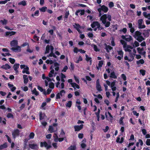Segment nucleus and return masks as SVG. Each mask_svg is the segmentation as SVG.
<instances>
[{"mask_svg": "<svg viewBox=\"0 0 150 150\" xmlns=\"http://www.w3.org/2000/svg\"><path fill=\"white\" fill-rule=\"evenodd\" d=\"M150 29L143 30L142 33L137 30L136 31L133 36L139 42H141L145 40V38L148 37L149 35Z\"/></svg>", "mask_w": 150, "mask_h": 150, "instance_id": "obj_1", "label": "nucleus"}, {"mask_svg": "<svg viewBox=\"0 0 150 150\" xmlns=\"http://www.w3.org/2000/svg\"><path fill=\"white\" fill-rule=\"evenodd\" d=\"M100 8L98 9V11L99 13L101 12L102 11L104 13H107L108 10V8L107 6H105L104 5H103L101 6V5H100Z\"/></svg>", "mask_w": 150, "mask_h": 150, "instance_id": "obj_2", "label": "nucleus"}, {"mask_svg": "<svg viewBox=\"0 0 150 150\" xmlns=\"http://www.w3.org/2000/svg\"><path fill=\"white\" fill-rule=\"evenodd\" d=\"M20 132V131L18 129H16L12 132L13 137L14 139H15L16 137L19 136Z\"/></svg>", "mask_w": 150, "mask_h": 150, "instance_id": "obj_3", "label": "nucleus"}, {"mask_svg": "<svg viewBox=\"0 0 150 150\" xmlns=\"http://www.w3.org/2000/svg\"><path fill=\"white\" fill-rule=\"evenodd\" d=\"M117 52L118 55L120 56H118L117 57V55L115 56V57L117 58L119 60H120L122 58L123 56V52L121 50H120L117 51Z\"/></svg>", "mask_w": 150, "mask_h": 150, "instance_id": "obj_4", "label": "nucleus"}, {"mask_svg": "<svg viewBox=\"0 0 150 150\" xmlns=\"http://www.w3.org/2000/svg\"><path fill=\"white\" fill-rule=\"evenodd\" d=\"M40 146L42 147L44 146L47 149H48L51 147V146L50 145H48L47 142L45 141L43 142H40Z\"/></svg>", "mask_w": 150, "mask_h": 150, "instance_id": "obj_5", "label": "nucleus"}, {"mask_svg": "<svg viewBox=\"0 0 150 150\" xmlns=\"http://www.w3.org/2000/svg\"><path fill=\"white\" fill-rule=\"evenodd\" d=\"M73 26L74 28H75L79 34H81L82 32L80 30V29L81 28V26L78 23H75L74 25H73Z\"/></svg>", "mask_w": 150, "mask_h": 150, "instance_id": "obj_6", "label": "nucleus"}, {"mask_svg": "<svg viewBox=\"0 0 150 150\" xmlns=\"http://www.w3.org/2000/svg\"><path fill=\"white\" fill-rule=\"evenodd\" d=\"M121 38L125 40L127 42L130 41L132 39V37L130 35L126 36L122 35L121 36Z\"/></svg>", "mask_w": 150, "mask_h": 150, "instance_id": "obj_7", "label": "nucleus"}, {"mask_svg": "<svg viewBox=\"0 0 150 150\" xmlns=\"http://www.w3.org/2000/svg\"><path fill=\"white\" fill-rule=\"evenodd\" d=\"M96 88L97 90L99 91H102L101 86L100 84L99 79H98L96 81Z\"/></svg>", "mask_w": 150, "mask_h": 150, "instance_id": "obj_8", "label": "nucleus"}, {"mask_svg": "<svg viewBox=\"0 0 150 150\" xmlns=\"http://www.w3.org/2000/svg\"><path fill=\"white\" fill-rule=\"evenodd\" d=\"M137 50L138 53L139 54L142 55H145L146 54V52L145 51L142 52L144 50V49L143 47H142V48H140V47H138L137 48Z\"/></svg>", "mask_w": 150, "mask_h": 150, "instance_id": "obj_9", "label": "nucleus"}, {"mask_svg": "<svg viewBox=\"0 0 150 150\" xmlns=\"http://www.w3.org/2000/svg\"><path fill=\"white\" fill-rule=\"evenodd\" d=\"M83 124H81L80 125H75L74 127L75 131H80L83 128Z\"/></svg>", "mask_w": 150, "mask_h": 150, "instance_id": "obj_10", "label": "nucleus"}, {"mask_svg": "<svg viewBox=\"0 0 150 150\" xmlns=\"http://www.w3.org/2000/svg\"><path fill=\"white\" fill-rule=\"evenodd\" d=\"M116 82V80H115L113 82H112L111 83H110V82L108 80L106 81V82L107 85H108L109 86H110V87H112L115 86Z\"/></svg>", "mask_w": 150, "mask_h": 150, "instance_id": "obj_11", "label": "nucleus"}, {"mask_svg": "<svg viewBox=\"0 0 150 150\" xmlns=\"http://www.w3.org/2000/svg\"><path fill=\"white\" fill-rule=\"evenodd\" d=\"M107 18V16L106 14H104L100 18L103 23H105V21H106Z\"/></svg>", "mask_w": 150, "mask_h": 150, "instance_id": "obj_12", "label": "nucleus"}, {"mask_svg": "<svg viewBox=\"0 0 150 150\" xmlns=\"http://www.w3.org/2000/svg\"><path fill=\"white\" fill-rule=\"evenodd\" d=\"M16 47H12L11 48V50L15 52L18 51V52H20L21 51V47L17 45L15 46Z\"/></svg>", "mask_w": 150, "mask_h": 150, "instance_id": "obj_13", "label": "nucleus"}, {"mask_svg": "<svg viewBox=\"0 0 150 150\" xmlns=\"http://www.w3.org/2000/svg\"><path fill=\"white\" fill-rule=\"evenodd\" d=\"M108 76L110 78L114 79H116L117 77V76L116 75V73L114 71H112L110 75H108Z\"/></svg>", "mask_w": 150, "mask_h": 150, "instance_id": "obj_14", "label": "nucleus"}, {"mask_svg": "<svg viewBox=\"0 0 150 150\" xmlns=\"http://www.w3.org/2000/svg\"><path fill=\"white\" fill-rule=\"evenodd\" d=\"M104 45L105 46V49L108 53H109L110 50L113 49V48L110 45H107L106 43H105Z\"/></svg>", "mask_w": 150, "mask_h": 150, "instance_id": "obj_15", "label": "nucleus"}, {"mask_svg": "<svg viewBox=\"0 0 150 150\" xmlns=\"http://www.w3.org/2000/svg\"><path fill=\"white\" fill-rule=\"evenodd\" d=\"M18 45V41L16 40H13L10 42V45L11 47H15Z\"/></svg>", "mask_w": 150, "mask_h": 150, "instance_id": "obj_16", "label": "nucleus"}, {"mask_svg": "<svg viewBox=\"0 0 150 150\" xmlns=\"http://www.w3.org/2000/svg\"><path fill=\"white\" fill-rule=\"evenodd\" d=\"M29 146L30 148L33 149H35L38 148L37 144H29Z\"/></svg>", "mask_w": 150, "mask_h": 150, "instance_id": "obj_17", "label": "nucleus"}, {"mask_svg": "<svg viewBox=\"0 0 150 150\" xmlns=\"http://www.w3.org/2000/svg\"><path fill=\"white\" fill-rule=\"evenodd\" d=\"M1 68L6 70H7L10 69L11 67L8 64H6L5 65H3L1 66Z\"/></svg>", "mask_w": 150, "mask_h": 150, "instance_id": "obj_18", "label": "nucleus"}, {"mask_svg": "<svg viewBox=\"0 0 150 150\" xmlns=\"http://www.w3.org/2000/svg\"><path fill=\"white\" fill-rule=\"evenodd\" d=\"M8 147L7 143L5 142L4 144L0 145V150L6 148Z\"/></svg>", "mask_w": 150, "mask_h": 150, "instance_id": "obj_19", "label": "nucleus"}, {"mask_svg": "<svg viewBox=\"0 0 150 150\" xmlns=\"http://www.w3.org/2000/svg\"><path fill=\"white\" fill-rule=\"evenodd\" d=\"M86 57V60L87 62H89L90 63V64L91 65L92 62V58L91 57H89L88 56V55L87 54L85 55Z\"/></svg>", "mask_w": 150, "mask_h": 150, "instance_id": "obj_20", "label": "nucleus"}, {"mask_svg": "<svg viewBox=\"0 0 150 150\" xmlns=\"http://www.w3.org/2000/svg\"><path fill=\"white\" fill-rule=\"evenodd\" d=\"M23 79L24 80V83L25 84L27 83L28 81V78L27 77V75H23Z\"/></svg>", "mask_w": 150, "mask_h": 150, "instance_id": "obj_21", "label": "nucleus"}, {"mask_svg": "<svg viewBox=\"0 0 150 150\" xmlns=\"http://www.w3.org/2000/svg\"><path fill=\"white\" fill-rule=\"evenodd\" d=\"M19 64H15L13 65V68L14 70L16 71V73H18V71L17 70V69L19 67Z\"/></svg>", "mask_w": 150, "mask_h": 150, "instance_id": "obj_22", "label": "nucleus"}, {"mask_svg": "<svg viewBox=\"0 0 150 150\" xmlns=\"http://www.w3.org/2000/svg\"><path fill=\"white\" fill-rule=\"evenodd\" d=\"M46 116L45 114V113L42 114V112H40L39 113V119L40 120L43 119L44 117Z\"/></svg>", "mask_w": 150, "mask_h": 150, "instance_id": "obj_23", "label": "nucleus"}, {"mask_svg": "<svg viewBox=\"0 0 150 150\" xmlns=\"http://www.w3.org/2000/svg\"><path fill=\"white\" fill-rule=\"evenodd\" d=\"M76 149L75 145L70 146L68 148V150H76Z\"/></svg>", "mask_w": 150, "mask_h": 150, "instance_id": "obj_24", "label": "nucleus"}, {"mask_svg": "<svg viewBox=\"0 0 150 150\" xmlns=\"http://www.w3.org/2000/svg\"><path fill=\"white\" fill-rule=\"evenodd\" d=\"M18 5H22L23 6H25L27 5L26 1L25 0H23L20 2L18 3Z\"/></svg>", "mask_w": 150, "mask_h": 150, "instance_id": "obj_25", "label": "nucleus"}, {"mask_svg": "<svg viewBox=\"0 0 150 150\" xmlns=\"http://www.w3.org/2000/svg\"><path fill=\"white\" fill-rule=\"evenodd\" d=\"M32 92L33 94H35V95L36 96H37L39 95V92L38 91H37L36 88H35L33 89V90L32 91Z\"/></svg>", "mask_w": 150, "mask_h": 150, "instance_id": "obj_26", "label": "nucleus"}, {"mask_svg": "<svg viewBox=\"0 0 150 150\" xmlns=\"http://www.w3.org/2000/svg\"><path fill=\"white\" fill-rule=\"evenodd\" d=\"M144 63V61L143 59H140L136 61V63L137 65H139L140 64H143Z\"/></svg>", "mask_w": 150, "mask_h": 150, "instance_id": "obj_27", "label": "nucleus"}, {"mask_svg": "<svg viewBox=\"0 0 150 150\" xmlns=\"http://www.w3.org/2000/svg\"><path fill=\"white\" fill-rule=\"evenodd\" d=\"M65 133L64 132V130L63 129H62L59 137H63L65 135Z\"/></svg>", "mask_w": 150, "mask_h": 150, "instance_id": "obj_28", "label": "nucleus"}, {"mask_svg": "<svg viewBox=\"0 0 150 150\" xmlns=\"http://www.w3.org/2000/svg\"><path fill=\"white\" fill-rule=\"evenodd\" d=\"M50 46L49 45H47L46 47L45 51V54L48 53L50 52Z\"/></svg>", "mask_w": 150, "mask_h": 150, "instance_id": "obj_29", "label": "nucleus"}, {"mask_svg": "<svg viewBox=\"0 0 150 150\" xmlns=\"http://www.w3.org/2000/svg\"><path fill=\"white\" fill-rule=\"evenodd\" d=\"M39 10L36 11L35 12L34 14H32L31 15V16L32 17H34V16H38L39 15Z\"/></svg>", "mask_w": 150, "mask_h": 150, "instance_id": "obj_30", "label": "nucleus"}, {"mask_svg": "<svg viewBox=\"0 0 150 150\" xmlns=\"http://www.w3.org/2000/svg\"><path fill=\"white\" fill-rule=\"evenodd\" d=\"M48 130L51 133L54 132L55 131H54V128L52 126H50L48 129Z\"/></svg>", "mask_w": 150, "mask_h": 150, "instance_id": "obj_31", "label": "nucleus"}, {"mask_svg": "<svg viewBox=\"0 0 150 150\" xmlns=\"http://www.w3.org/2000/svg\"><path fill=\"white\" fill-rule=\"evenodd\" d=\"M103 24L105 25V26L107 28L110 26V21L107 22L106 21H105V23Z\"/></svg>", "mask_w": 150, "mask_h": 150, "instance_id": "obj_32", "label": "nucleus"}, {"mask_svg": "<svg viewBox=\"0 0 150 150\" xmlns=\"http://www.w3.org/2000/svg\"><path fill=\"white\" fill-rule=\"evenodd\" d=\"M53 137L54 138V141L55 142H57V139L58 138L57 134L56 133H54L53 135Z\"/></svg>", "mask_w": 150, "mask_h": 150, "instance_id": "obj_33", "label": "nucleus"}, {"mask_svg": "<svg viewBox=\"0 0 150 150\" xmlns=\"http://www.w3.org/2000/svg\"><path fill=\"white\" fill-rule=\"evenodd\" d=\"M72 105V101H69L68 103L66 104V106L67 107L70 108Z\"/></svg>", "mask_w": 150, "mask_h": 150, "instance_id": "obj_34", "label": "nucleus"}, {"mask_svg": "<svg viewBox=\"0 0 150 150\" xmlns=\"http://www.w3.org/2000/svg\"><path fill=\"white\" fill-rule=\"evenodd\" d=\"M49 87L51 89H53L54 88V84L52 82H51L49 84Z\"/></svg>", "mask_w": 150, "mask_h": 150, "instance_id": "obj_35", "label": "nucleus"}, {"mask_svg": "<svg viewBox=\"0 0 150 150\" xmlns=\"http://www.w3.org/2000/svg\"><path fill=\"white\" fill-rule=\"evenodd\" d=\"M25 69V73L26 74H30V72L28 71L29 70V67L27 66H26V67L24 69Z\"/></svg>", "mask_w": 150, "mask_h": 150, "instance_id": "obj_36", "label": "nucleus"}, {"mask_svg": "<svg viewBox=\"0 0 150 150\" xmlns=\"http://www.w3.org/2000/svg\"><path fill=\"white\" fill-rule=\"evenodd\" d=\"M140 73L143 76L145 75L146 71L144 69H140L139 71Z\"/></svg>", "mask_w": 150, "mask_h": 150, "instance_id": "obj_37", "label": "nucleus"}, {"mask_svg": "<svg viewBox=\"0 0 150 150\" xmlns=\"http://www.w3.org/2000/svg\"><path fill=\"white\" fill-rule=\"evenodd\" d=\"M7 117L8 118H13V115L11 113H8L7 115Z\"/></svg>", "mask_w": 150, "mask_h": 150, "instance_id": "obj_38", "label": "nucleus"}, {"mask_svg": "<svg viewBox=\"0 0 150 150\" xmlns=\"http://www.w3.org/2000/svg\"><path fill=\"white\" fill-rule=\"evenodd\" d=\"M47 9V7H43L39 9L42 12H45Z\"/></svg>", "mask_w": 150, "mask_h": 150, "instance_id": "obj_39", "label": "nucleus"}, {"mask_svg": "<svg viewBox=\"0 0 150 150\" xmlns=\"http://www.w3.org/2000/svg\"><path fill=\"white\" fill-rule=\"evenodd\" d=\"M66 137H60L59 138H58V139H57V142L59 141V142H61L63 141L65 138H66Z\"/></svg>", "mask_w": 150, "mask_h": 150, "instance_id": "obj_40", "label": "nucleus"}, {"mask_svg": "<svg viewBox=\"0 0 150 150\" xmlns=\"http://www.w3.org/2000/svg\"><path fill=\"white\" fill-rule=\"evenodd\" d=\"M0 21L3 25H6L7 23V20L5 19H4L3 20H1Z\"/></svg>", "mask_w": 150, "mask_h": 150, "instance_id": "obj_41", "label": "nucleus"}, {"mask_svg": "<svg viewBox=\"0 0 150 150\" xmlns=\"http://www.w3.org/2000/svg\"><path fill=\"white\" fill-rule=\"evenodd\" d=\"M97 21H94L91 24V26L92 28H94L96 26Z\"/></svg>", "mask_w": 150, "mask_h": 150, "instance_id": "obj_42", "label": "nucleus"}, {"mask_svg": "<svg viewBox=\"0 0 150 150\" xmlns=\"http://www.w3.org/2000/svg\"><path fill=\"white\" fill-rule=\"evenodd\" d=\"M35 136V134L33 132H31L29 135V137L30 139H32L34 138Z\"/></svg>", "mask_w": 150, "mask_h": 150, "instance_id": "obj_43", "label": "nucleus"}, {"mask_svg": "<svg viewBox=\"0 0 150 150\" xmlns=\"http://www.w3.org/2000/svg\"><path fill=\"white\" fill-rule=\"evenodd\" d=\"M9 61L11 63L13 64L15 62V60L14 59L10 57L9 58Z\"/></svg>", "mask_w": 150, "mask_h": 150, "instance_id": "obj_44", "label": "nucleus"}, {"mask_svg": "<svg viewBox=\"0 0 150 150\" xmlns=\"http://www.w3.org/2000/svg\"><path fill=\"white\" fill-rule=\"evenodd\" d=\"M120 42L122 45H124L123 47L125 48V46L127 45L126 42L122 40H120Z\"/></svg>", "mask_w": 150, "mask_h": 150, "instance_id": "obj_45", "label": "nucleus"}, {"mask_svg": "<svg viewBox=\"0 0 150 150\" xmlns=\"http://www.w3.org/2000/svg\"><path fill=\"white\" fill-rule=\"evenodd\" d=\"M103 64V60H101L99 62L98 64V66L99 67H101L102 66V65Z\"/></svg>", "mask_w": 150, "mask_h": 150, "instance_id": "obj_46", "label": "nucleus"}, {"mask_svg": "<svg viewBox=\"0 0 150 150\" xmlns=\"http://www.w3.org/2000/svg\"><path fill=\"white\" fill-rule=\"evenodd\" d=\"M124 118V117H121L120 118L119 120V123L120 125H124L123 122V120Z\"/></svg>", "mask_w": 150, "mask_h": 150, "instance_id": "obj_47", "label": "nucleus"}, {"mask_svg": "<svg viewBox=\"0 0 150 150\" xmlns=\"http://www.w3.org/2000/svg\"><path fill=\"white\" fill-rule=\"evenodd\" d=\"M143 20L142 19H140L138 21V26L141 25L142 24Z\"/></svg>", "mask_w": 150, "mask_h": 150, "instance_id": "obj_48", "label": "nucleus"}, {"mask_svg": "<svg viewBox=\"0 0 150 150\" xmlns=\"http://www.w3.org/2000/svg\"><path fill=\"white\" fill-rule=\"evenodd\" d=\"M119 31L122 32L124 33H125L127 31V29L126 28H124L120 30Z\"/></svg>", "mask_w": 150, "mask_h": 150, "instance_id": "obj_49", "label": "nucleus"}, {"mask_svg": "<svg viewBox=\"0 0 150 150\" xmlns=\"http://www.w3.org/2000/svg\"><path fill=\"white\" fill-rule=\"evenodd\" d=\"M138 27L139 29H143L146 27V26L144 25L141 24V25L138 26Z\"/></svg>", "mask_w": 150, "mask_h": 150, "instance_id": "obj_50", "label": "nucleus"}, {"mask_svg": "<svg viewBox=\"0 0 150 150\" xmlns=\"http://www.w3.org/2000/svg\"><path fill=\"white\" fill-rule=\"evenodd\" d=\"M94 50L96 52H98L99 51V50L98 49L97 46L96 45H94Z\"/></svg>", "mask_w": 150, "mask_h": 150, "instance_id": "obj_51", "label": "nucleus"}, {"mask_svg": "<svg viewBox=\"0 0 150 150\" xmlns=\"http://www.w3.org/2000/svg\"><path fill=\"white\" fill-rule=\"evenodd\" d=\"M121 77L124 80L126 81V76L124 74H122L121 75Z\"/></svg>", "mask_w": 150, "mask_h": 150, "instance_id": "obj_52", "label": "nucleus"}, {"mask_svg": "<svg viewBox=\"0 0 150 150\" xmlns=\"http://www.w3.org/2000/svg\"><path fill=\"white\" fill-rule=\"evenodd\" d=\"M125 130V128L124 127H122L121 128L120 131L121 132V135H123V133L124 132Z\"/></svg>", "mask_w": 150, "mask_h": 150, "instance_id": "obj_53", "label": "nucleus"}, {"mask_svg": "<svg viewBox=\"0 0 150 150\" xmlns=\"http://www.w3.org/2000/svg\"><path fill=\"white\" fill-rule=\"evenodd\" d=\"M109 7L110 8H111L114 6V3L112 2H110L109 4Z\"/></svg>", "mask_w": 150, "mask_h": 150, "instance_id": "obj_54", "label": "nucleus"}, {"mask_svg": "<svg viewBox=\"0 0 150 150\" xmlns=\"http://www.w3.org/2000/svg\"><path fill=\"white\" fill-rule=\"evenodd\" d=\"M52 145L54 149H56L57 147V144L56 143H53Z\"/></svg>", "mask_w": 150, "mask_h": 150, "instance_id": "obj_55", "label": "nucleus"}, {"mask_svg": "<svg viewBox=\"0 0 150 150\" xmlns=\"http://www.w3.org/2000/svg\"><path fill=\"white\" fill-rule=\"evenodd\" d=\"M80 12H81L80 13V16H82L84 15L85 13V10L84 9L83 10H79Z\"/></svg>", "mask_w": 150, "mask_h": 150, "instance_id": "obj_56", "label": "nucleus"}, {"mask_svg": "<svg viewBox=\"0 0 150 150\" xmlns=\"http://www.w3.org/2000/svg\"><path fill=\"white\" fill-rule=\"evenodd\" d=\"M59 93V94L61 96H63L62 93H64V94L65 93V91L64 90H62L60 91L59 93Z\"/></svg>", "mask_w": 150, "mask_h": 150, "instance_id": "obj_57", "label": "nucleus"}, {"mask_svg": "<svg viewBox=\"0 0 150 150\" xmlns=\"http://www.w3.org/2000/svg\"><path fill=\"white\" fill-rule=\"evenodd\" d=\"M146 144L147 146H150V139H147L146 142Z\"/></svg>", "mask_w": 150, "mask_h": 150, "instance_id": "obj_58", "label": "nucleus"}, {"mask_svg": "<svg viewBox=\"0 0 150 150\" xmlns=\"http://www.w3.org/2000/svg\"><path fill=\"white\" fill-rule=\"evenodd\" d=\"M26 46H28V47H29V44L28 42H25V43H23V44L21 45V47H24Z\"/></svg>", "mask_w": 150, "mask_h": 150, "instance_id": "obj_59", "label": "nucleus"}, {"mask_svg": "<svg viewBox=\"0 0 150 150\" xmlns=\"http://www.w3.org/2000/svg\"><path fill=\"white\" fill-rule=\"evenodd\" d=\"M68 67L66 65L64 67L63 69L62 70V71L65 72L68 69Z\"/></svg>", "mask_w": 150, "mask_h": 150, "instance_id": "obj_60", "label": "nucleus"}, {"mask_svg": "<svg viewBox=\"0 0 150 150\" xmlns=\"http://www.w3.org/2000/svg\"><path fill=\"white\" fill-rule=\"evenodd\" d=\"M5 136L7 138V140H8V142L10 143H11V139L10 138V137L7 135H5Z\"/></svg>", "mask_w": 150, "mask_h": 150, "instance_id": "obj_61", "label": "nucleus"}, {"mask_svg": "<svg viewBox=\"0 0 150 150\" xmlns=\"http://www.w3.org/2000/svg\"><path fill=\"white\" fill-rule=\"evenodd\" d=\"M147 96H149L150 95V87H147Z\"/></svg>", "mask_w": 150, "mask_h": 150, "instance_id": "obj_62", "label": "nucleus"}, {"mask_svg": "<svg viewBox=\"0 0 150 150\" xmlns=\"http://www.w3.org/2000/svg\"><path fill=\"white\" fill-rule=\"evenodd\" d=\"M113 26L114 28V29L113 30V31H115V30H117V29L118 26L117 25V24L113 25Z\"/></svg>", "mask_w": 150, "mask_h": 150, "instance_id": "obj_63", "label": "nucleus"}, {"mask_svg": "<svg viewBox=\"0 0 150 150\" xmlns=\"http://www.w3.org/2000/svg\"><path fill=\"white\" fill-rule=\"evenodd\" d=\"M109 129V127L108 126H107L105 127V129H103V132H107Z\"/></svg>", "mask_w": 150, "mask_h": 150, "instance_id": "obj_64", "label": "nucleus"}]
</instances>
